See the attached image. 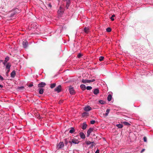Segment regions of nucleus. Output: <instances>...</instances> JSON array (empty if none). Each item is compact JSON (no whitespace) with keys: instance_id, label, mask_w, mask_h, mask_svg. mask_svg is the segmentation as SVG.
<instances>
[{"instance_id":"f257e3e1","label":"nucleus","mask_w":153,"mask_h":153,"mask_svg":"<svg viewBox=\"0 0 153 153\" xmlns=\"http://www.w3.org/2000/svg\"><path fill=\"white\" fill-rule=\"evenodd\" d=\"M64 146V143L62 142H60L57 144L56 148L58 149H62Z\"/></svg>"},{"instance_id":"f03ea898","label":"nucleus","mask_w":153,"mask_h":153,"mask_svg":"<svg viewBox=\"0 0 153 153\" xmlns=\"http://www.w3.org/2000/svg\"><path fill=\"white\" fill-rule=\"evenodd\" d=\"M64 10V8L61 6H60L58 10V13L59 14H62L63 13Z\"/></svg>"},{"instance_id":"7ed1b4c3","label":"nucleus","mask_w":153,"mask_h":153,"mask_svg":"<svg viewBox=\"0 0 153 153\" xmlns=\"http://www.w3.org/2000/svg\"><path fill=\"white\" fill-rule=\"evenodd\" d=\"M23 46L24 48H26L27 47L28 45V42L26 40H25L23 42Z\"/></svg>"},{"instance_id":"20e7f679","label":"nucleus","mask_w":153,"mask_h":153,"mask_svg":"<svg viewBox=\"0 0 153 153\" xmlns=\"http://www.w3.org/2000/svg\"><path fill=\"white\" fill-rule=\"evenodd\" d=\"M61 85H59L55 88L54 91H55L57 92L58 93H59L61 91Z\"/></svg>"},{"instance_id":"39448f33","label":"nucleus","mask_w":153,"mask_h":153,"mask_svg":"<svg viewBox=\"0 0 153 153\" xmlns=\"http://www.w3.org/2000/svg\"><path fill=\"white\" fill-rule=\"evenodd\" d=\"M91 108L89 105L85 107L84 108V110L86 111H89L91 110Z\"/></svg>"},{"instance_id":"423d86ee","label":"nucleus","mask_w":153,"mask_h":153,"mask_svg":"<svg viewBox=\"0 0 153 153\" xmlns=\"http://www.w3.org/2000/svg\"><path fill=\"white\" fill-rule=\"evenodd\" d=\"M79 141L76 139H73L72 140L71 142L70 141L69 143H73L75 144H77L79 143Z\"/></svg>"},{"instance_id":"0eeeda50","label":"nucleus","mask_w":153,"mask_h":153,"mask_svg":"<svg viewBox=\"0 0 153 153\" xmlns=\"http://www.w3.org/2000/svg\"><path fill=\"white\" fill-rule=\"evenodd\" d=\"M69 91L70 94H74L75 93L74 90V88L71 86L70 87V88H69Z\"/></svg>"},{"instance_id":"6e6552de","label":"nucleus","mask_w":153,"mask_h":153,"mask_svg":"<svg viewBox=\"0 0 153 153\" xmlns=\"http://www.w3.org/2000/svg\"><path fill=\"white\" fill-rule=\"evenodd\" d=\"M93 129L92 128H89L87 132V137H89L90 134L93 131Z\"/></svg>"},{"instance_id":"1a4fd4ad","label":"nucleus","mask_w":153,"mask_h":153,"mask_svg":"<svg viewBox=\"0 0 153 153\" xmlns=\"http://www.w3.org/2000/svg\"><path fill=\"white\" fill-rule=\"evenodd\" d=\"M46 85V83L44 82H42L38 85L39 87H43Z\"/></svg>"},{"instance_id":"9d476101","label":"nucleus","mask_w":153,"mask_h":153,"mask_svg":"<svg viewBox=\"0 0 153 153\" xmlns=\"http://www.w3.org/2000/svg\"><path fill=\"white\" fill-rule=\"evenodd\" d=\"M82 82L84 83H89L90 82V80L88 79H82Z\"/></svg>"},{"instance_id":"9b49d317","label":"nucleus","mask_w":153,"mask_h":153,"mask_svg":"<svg viewBox=\"0 0 153 153\" xmlns=\"http://www.w3.org/2000/svg\"><path fill=\"white\" fill-rule=\"evenodd\" d=\"M99 90L98 88H95L94 89L93 91V93L95 95H97L99 94Z\"/></svg>"},{"instance_id":"f8f14e48","label":"nucleus","mask_w":153,"mask_h":153,"mask_svg":"<svg viewBox=\"0 0 153 153\" xmlns=\"http://www.w3.org/2000/svg\"><path fill=\"white\" fill-rule=\"evenodd\" d=\"M79 135L80 137L82 139H84L85 137L84 134L83 132H80L79 133Z\"/></svg>"},{"instance_id":"ddd939ff","label":"nucleus","mask_w":153,"mask_h":153,"mask_svg":"<svg viewBox=\"0 0 153 153\" xmlns=\"http://www.w3.org/2000/svg\"><path fill=\"white\" fill-rule=\"evenodd\" d=\"M11 66V64L8 62L7 63L6 65V69H7L8 70H10V68Z\"/></svg>"},{"instance_id":"4468645a","label":"nucleus","mask_w":153,"mask_h":153,"mask_svg":"<svg viewBox=\"0 0 153 153\" xmlns=\"http://www.w3.org/2000/svg\"><path fill=\"white\" fill-rule=\"evenodd\" d=\"M87 125L86 123H83L82 125V128L83 130H85L87 128Z\"/></svg>"},{"instance_id":"2eb2a0df","label":"nucleus","mask_w":153,"mask_h":153,"mask_svg":"<svg viewBox=\"0 0 153 153\" xmlns=\"http://www.w3.org/2000/svg\"><path fill=\"white\" fill-rule=\"evenodd\" d=\"M11 77L12 78H14L16 75V71H13L11 73Z\"/></svg>"},{"instance_id":"dca6fc26","label":"nucleus","mask_w":153,"mask_h":153,"mask_svg":"<svg viewBox=\"0 0 153 153\" xmlns=\"http://www.w3.org/2000/svg\"><path fill=\"white\" fill-rule=\"evenodd\" d=\"M84 31L85 33H87L89 32V29L88 27H85L84 29Z\"/></svg>"},{"instance_id":"f3484780","label":"nucleus","mask_w":153,"mask_h":153,"mask_svg":"<svg viewBox=\"0 0 153 153\" xmlns=\"http://www.w3.org/2000/svg\"><path fill=\"white\" fill-rule=\"evenodd\" d=\"M112 96L111 95L109 94L107 97V100L108 101H111L112 99Z\"/></svg>"},{"instance_id":"a211bd4d","label":"nucleus","mask_w":153,"mask_h":153,"mask_svg":"<svg viewBox=\"0 0 153 153\" xmlns=\"http://www.w3.org/2000/svg\"><path fill=\"white\" fill-rule=\"evenodd\" d=\"M39 93L40 94H42L43 93L44 89L42 88H39Z\"/></svg>"},{"instance_id":"6ab92c4d","label":"nucleus","mask_w":153,"mask_h":153,"mask_svg":"<svg viewBox=\"0 0 153 153\" xmlns=\"http://www.w3.org/2000/svg\"><path fill=\"white\" fill-rule=\"evenodd\" d=\"M75 132V129L73 127H71V130L69 131V133L72 134Z\"/></svg>"},{"instance_id":"aec40b11","label":"nucleus","mask_w":153,"mask_h":153,"mask_svg":"<svg viewBox=\"0 0 153 153\" xmlns=\"http://www.w3.org/2000/svg\"><path fill=\"white\" fill-rule=\"evenodd\" d=\"M116 126L119 128H121L123 127V125L121 124H117L116 125Z\"/></svg>"},{"instance_id":"412c9836","label":"nucleus","mask_w":153,"mask_h":153,"mask_svg":"<svg viewBox=\"0 0 153 153\" xmlns=\"http://www.w3.org/2000/svg\"><path fill=\"white\" fill-rule=\"evenodd\" d=\"M80 87L83 90H84L85 89V88H86L85 86L84 85L82 84V85H81Z\"/></svg>"},{"instance_id":"4be33fe9","label":"nucleus","mask_w":153,"mask_h":153,"mask_svg":"<svg viewBox=\"0 0 153 153\" xmlns=\"http://www.w3.org/2000/svg\"><path fill=\"white\" fill-rule=\"evenodd\" d=\"M70 4V2L69 1H68L66 2V7L68 9Z\"/></svg>"},{"instance_id":"5701e85b","label":"nucleus","mask_w":153,"mask_h":153,"mask_svg":"<svg viewBox=\"0 0 153 153\" xmlns=\"http://www.w3.org/2000/svg\"><path fill=\"white\" fill-rule=\"evenodd\" d=\"M110 110L109 109H107L106 111V112L105 114V116H107L108 115L109 113Z\"/></svg>"},{"instance_id":"b1692460","label":"nucleus","mask_w":153,"mask_h":153,"mask_svg":"<svg viewBox=\"0 0 153 153\" xmlns=\"http://www.w3.org/2000/svg\"><path fill=\"white\" fill-rule=\"evenodd\" d=\"M10 59L9 57L7 56L5 58L4 61L5 62H7Z\"/></svg>"},{"instance_id":"393cba45","label":"nucleus","mask_w":153,"mask_h":153,"mask_svg":"<svg viewBox=\"0 0 153 153\" xmlns=\"http://www.w3.org/2000/svg\"><path fill=\"white\" fill-rule=\"evenodd\" d=\"M56 85V83H53L51 84L50 87H51V88H54V87H55Z\"/></svg>"},{"instance_id":"a878e982","label":"nucleus","mask_w":153,"mask_h":153,"mask_svg":"<svg viewBox=\"0 0 153 153\" xmlns=\"http://www.w3.org/2000/svg\"><path fill=\"white\" fill-rule=\"evenodd\" d=\"M123 123L124 125H126V126H128L130 125V124L129 123H128V122H126V121L123 122Z\"/></svg>"},{"instance_id":"bb28decb","label":"nucleus","mask_w":153,"mask_h":153,"mask_svg":"<svg viewBox=\"0 0 153 153\" xmlns=\"http://www.w3.org/2000/svg\"><path fill=\"white\" fill-rule=\"evenodd\" d=\"M86 143L87 145H90L92 143H94V142H91L89 141H87L86 142Z\"/></svg>"},{"instance_id":"cd10ccee","label":"nucleus","mask_w":153,"mask_h":153,"mask_svg":"<svg viewBox=\"0 0 153 153\" xmlns=\"http://www.w3.org/2000/svg\"><path fill=\"white\" fill-rule=\"evenodd\" d=\"M104 59V57L103 56H101L99 57V60L100 61H101L103 60Z\"/></svg>"},{"instance_id":"c85d7f7f","label":"nucleus","mask_w":153,"mask_h":153,"mask_svg":"<svg viewBox=\"0 0 153 153\" xmlns=\"http://www.w3.org/2000/svg\"><path fill=\"white\" fill-rule=\"evenodd\" d=\"M99 102L101 104H105V102L102 100H99Z\"/></svg>"},{"instance_id":"c756f323","label":"nucleus","mask_w":153,"mask_h":153,"mask_svg":"<svg viewBox=\"0 0 153 153\" xmlns=\"http://www.w3.org/2000/svg\"><path fill=\"white\" fill-rule=\"evenodd\" d=\"M106 30L107 32H110L111 31V29L110 27H108L106 28Z\"/></svg>"},{"instance_id":"7c9ffc66","label":"nucleus","mask_w":153,"mask_h":153,"mask_svg":"<svg viewBox=\"0 0 153 153\" xmlns=\"http://www.w3.org/2000/svg\"><path fill=\"white\" fill-rule=\"evenodd\" d=\"M86 88L88 90H90L92 89V88L91 86H88L86 87Z\"/></svg>"},{"instance_id":"2f4dec72","label":"nucleus","mask_w":153,"mask_h":153,"mask_svg":"<svg viewBox=\"0 0 153 153\" xmlns=\"http://www.w3.org/2000/svg\"><path fill=\"white\" fill-rule=\"evenodd\" d=\"M24 88L23 86L19 87L18 88V89L19 90L23 89Z\"/></svg>"},{"instance_id":"473e14b6","label":"nucleus","mask_w":153,"mask_h":153,"mask_svg":"<svg viewBox=\"0 0 153 153\" xmlns=\"http://www.w3.org/2000/svg\"><path fill=\"white\" fill-rule=\"evenodd\" d=\"M115 16V15H113L111 17V20L113 21L114 20V19L113 17Z\"/></svg>"},{"instance_id":"72a5a7b5","label":"nucleus","mask_w":153,"mask_h":153,"mask_svg":"<svg viewBox=\"0 0 153 153\" xmlns=\"http://www.w3.org/2000/svg\"><path fill=\"white\" fill-rule=\"evenodd\" d=\"M95 123V121L94 120H91L90 121V123L91 124H94Z\"/></svg>"},{"instance_id":"f704fd0d","label":"nucleus","mask_w":153,"mask_h":153,"mask_svg":"<svg viewBox=\"0 0 153 153\" xmlns=\"http://www.w3.org/2000/svg\"><path fill=\"white\" fill-rule=\"evenodd\" d=\"M82 56V55L80 53H79L77 55V57L78 58H80Z\"/></svg>"},{"instance_id":"c9c22d12","label":"nucleus","mask_w":153,"mask_h":153,"mask_svg":"<svg viewBox=\"0 0 153 153\" xmlns=\"http://www.w3.org/2000/svg\"><path fill=\"white\" fill-rule=\"evenodd\" d=\"M10 71V70H8L7 71L6 74L7 76H8V73H9Z\"/></svg>"},{"instance_id":"e433bc0d","label":"nucleus","mask_w":153,"mask_h":153,"mask_svg":"<svg viewBox=\"0 0 153 153\" xmlns=\"http://www.w3.org/2000/svg\"><path fill=\"white\" fill-rule=\"evenodd\" d=\"M95 144L94 142V143H92L91 144V148H93L94 146L95 145Z\"/></svg>"},{"instance_id":"4c0bfd02","label":"nucleus","mask_w":153,"mask_h":153,"mask_svg":"<svg viewBox=\"0 0 153 153\" xmlns=\"http://www.w3.org/2000/svg\"><path fill=\"white\" fill-rule=\"evenodd\" d=\"M143 140L145 142H146L147 141V138L146 137H144L143 138Z\"/></svg>"},{"instance_id":"58836bf2","label":"nucleus","mask_w":153,"mask_h":153,"mask_svg":"<svg viewBox=\"0 0 153 153\" xmlns=\"http://www.w3.org/2000/svg\"><path fill=\"white\" fill-rule=\"evenodd\" d=\"M0 79L1 81H3L4 80V78L3 77L0 75Z\"/></svg>"},{"instance_id":"ea45409f","label":"nucleus","mask_w":153,"mask_h":153,"mask_svg":"<svg viewBox=\"0 0 153 153\" xmlns=\"http://www.w3.org/2000/svg\"><path fill=\"white\" fill-rule=\"evenodd\" d=\"M87 114H88V113H87L86 112H84L82 114V116H85Z\"/></svg>"},{"instance_id":"a19ab883","label":"nucleus","mask_w":153,"mask_h":153,"mask_svg":"<svg viewBox=\"0 0 153 153\" xmlns=\"http://www.w3.org/2000/svg\"><path fill=\"white\" fill-rule=\"evenodd\" d=\"M33 85L32 84H30L28 86L29 87H32L33 86Z\"/></svg>"},{"instance_id":"79ce46f5","label":"nucleus","mask_w":153,"mask_h":153,"mask_svg":"<svg viewBox=\"0 0 153 153\" xmlns=\"http://www.w3.org/2000/svg\"><path fill=\"white\" fill-rule=\"evenodd\" d=\"M90 80V82H94L95 81V79H92L91 80Z\"/></svg>"},{"instance_id":"37998d69","label":"nucleus","mask_w":153,"mask_h":153,"mask_svg":"<svg viewBox=\"0 0 153 153\" xmlns=\"http://www.w3.org/2000/svg\"><path fill=\"white\" fill-rule=\"evenodd\" d=\"M145 150V149H142L141 151L140 152V153H142L143 152H144V151Z\"/></svg>"},{"instance_id":"c03bdc74","label":"nucleus","mask_w":153,"mask_h":153,"mask_svg":"<svg viewBox=\"0 0 153 153\" xmlns=\"http://www.w3.org/2000/svg\"><path fill=\"white\" fill-rule=\"evenodd\" d=\"M2 62H3V64L4 65H5L7 62H5L4 61V62H3V61Z\"/></svg>"},{"instance_id":"a18cd8bd","label":"nucleus","mask_w":153,"mask_h":153,"mask_svg":"<svg viewBox=\"0 0 153 153\" xmlns=\"http://www.w3.org/2000/svg\"><path fill=\"white\" fill-rule=\"evenodd\" d=\"M65 143L66 144H67L68 143V142L67 141V140L66 139L65 140Z\"/></svg>"},{"instance_id":"49530a36","label":"nucleus","mask_w":153,"mask_h":153,"mask_svg":"<svg viewBox=\"0 0 153 153\" xmlns=\"http://www.w3.org/2000/svg\"><path fill=\"white\" fill-rule=\"evenodd\" d=\"M95 153H99V150H97L96 152Z\"/></svg>"},{"instance_id":"de8ad7c7","label":"nucleus","mask_w":153,"mask_h":153,"mask_svg":"<svg viewBox=\"0 0 153 153\" xmlns=\"http://www.w3.org/2000/svg\"><path fill=\"white\" fill-rule=\"evenodd\" d=\"M0 87L1 88H2L3 87V86L1 84H0Z\"/></svg>"},{"instance_id":"09e8293b","label":"nucleus","mask_w":153,"mask_h":153,"mask_svg":"<svg viewBox=\"0 0 153 153\" xmlns=\"http://www.w3.org/2000/svg\"><path fill=\"white\" fill-rule=\"evenodd\" d=\"M3 62V60H0V63L1 62Z\"/></svg>"},{"instance_id":"8fccbe9b","label":"nucleus","mask_w":153,"mask_h":153,"mask_svg":"<svg viewBox=\"0 0 153 153\" xmlns=\"http://www.w3.org/2000/svg\"><path fill=\"white\" fill-rule=\"evenodd\" d=\"M49 6H50V7H51V5L50 4H49Z\"/></svg>"},{"instance_id":"3c124183","label":"nucleus","mask_w":153,"mask_h":153,"mask_svg":"<svg viewBox=\"0 0 153 153\" xmlns=\"http://www.w3.org/2000/svg\"><path fill=\"white\" fill-rule=\"evenodd\" d=\"M61 103V102H59V103Z\"/></svg>"},{"instance_id":"603ef678","label":"nucleus","mask_w":153,"mask_h":153,"mask_svg":"<svg viewBox=\"0 0 153 153\" xmlns=\"http://www.w3.org/2000/svg\"><path fill=\"white\" fill-rule=\"evenodd\" d=\"M88 153H89V152H88Z\"/></svg>"}]
</instances>
